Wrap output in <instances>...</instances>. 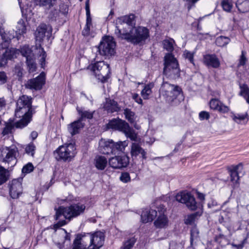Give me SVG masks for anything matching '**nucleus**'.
I'll return each mask as SVG.
<instances>
[{"instance_id":"1","label":"nucleus","mask_w":249,"mask_h":249,"mask_svg":"<svg viewBox=\"0 0 249 249\" xmlns=\"http://www.w3.org/2000/svg\"><path fill=\"white\" fill-rule=\"evenodd\" d=\"M135 16L130 14L118 18L116 20L114 34L117 37L134 44H142L149 37V30L143 26L132 27Z\"/></svg>"},{"instance_id":"2","label":"nucleus","mask_w":249,"mask_h":249,"mask_svg":"<svg viewBox=\"0 0 249 249\" xmlns=\"http://www.w3.org/2000/svg\"><path fill=\"white\" fill-rule=\"evenodd\" d=\"M32 98L27 95L20 97L17 102L15 115L22 118L16 123V126L22 128L26 126L31 121L34 113L32 108Z\"/></svg>"},{"instance_id":"3","label":"nucleus","mask_w":249,"mask_h":249,"mask_svg":"<svg viewBox=\"0 0 249 249\" xmlns=\"http://www.w3.org/2000/svg\"><path fill=\"white\" fill-rule=\"evenodd\" d=\"M176 199L179 202L185 204L186 207L191 211L199 210L196 213L188 215L184 219L186 225H192L198 217L202 213V204L197 203L194 196L190 193L180 192L176 196Z\"/></svg>"},{"instance_id":"4","label":"nucleus","mask_w":249,"mask_h":249,"mask_svg":"<svg viewBox=\"0 0 249 249\" xmlns=\"http://www.w3.org/2000/svg\"><path fill=\"white\" fill-rule=\"evenodd\" d=\"M86 209V206L81 202L74 203L69 207H60L56 211L55 214V219L59 220L57 223L54 225V229H58L66 224L64 218L69 221L73 217H76L84 213Z\"/></svg>"},{"instance_id":"5","label":"nucleus","mask_w":249,"mask_h":249,"mask_svg":"<svg viewBox=\"0 0 249 249\" xmlns=\"http://www.w3.org/2000/svg\"><path fill=\"white\" fill-rule=\"evenodd\" d=\"M116 44L111 36H106L101 41L98 47H95L93 51H95V59H102L101 56L109 57L115 53Z\"/></svg>"},{"instance_id":"6","label":"nucleus","mask_w":249,"mask_h":249,"mask_svg":"<svg viewBox=\"0 0 249 249\" xmlns=\"http://www.w3.org/2000/svg\"><path fill=\"white\" fill-rule=\"evenodd\" d=\"M108 129L119 130L123 132L125 135L132 141H137V134L133 128L125 121L120 119H113L107 124Z\"/></svg>"},{"instance_id":"7","label":"nucleus","mask_w":249,"mask_h":249,"mask_svg":"<svg viewBox=\"0 0 249 249\" xmlns=\"http://www.w3.org/2000/svg\"><path fill=\"white\" fill-rule=\"evenodd\" d=\"M128 145V142H114L112 140L102 139L99 142V150L104 154H115L118 151H123Z\"/></svg>"},{"instance_id":"8","label":"nucleus","mask_w":249,"mask_h":249,"mask_svg":"<svg viewBox=\"0 0 249 249\" xmlns=\"http://www.w3.org/2000/svg\"><path fill=\"white\" fill-rule=\"evenodd\" d=\"M96 62L89 66L88 70H89L92 76H101L102 78H109L110 69L108 64H106L101 59H95Z\"/></svg>"},{"instance_id":"9","label":"nucleus","mask_w":249,"mask_h":249,"mask_svg":"<svg viewBox=\"0 0 249 249\" xmlns=\"http://www.w3.org/2000/svg\"><path fill=\"white\" fill-rule=\"evenodd\" d=\"M75 147L72 143L61 145L54 152L55 158L58 160L70 161L75 155Z\"/></svg>"},{"instance_id":"10","label":"nucleus","mask_w":249,"mask_h":249,"mask_svg":"<svg viewBox=\"0 0 249 249\" xmlns=\"http://www.w3.org/2000/svg\"><path fill=\"white\" fill-rule=\"evenodd\" d=\"M18 148L15 146H2L0 148V160L5 163L14 166L17 162L16 155Z\"/></svg>"},{"instance_id":"11","label":"nucleus","mask_w":249,"mask_h":249,"mask_svg":"<svg viewBox=\"0 0 249 249\" xmlns=\"http://www.w3.org/2000/svg\"><path fill=\"white\" fill-rule=\"evenodd\" d=\"M160 90L164 92L167 96V100L170 102H173L177 98L182 97L181 89L178 86L171 84L167 82H163Z\"/></svg>"},{"instance_id":"12","label":"nucleus","mask_w":249,"mask_h":249,"mask_svg":"<svg viewBox=\"0 0 249 249\" xmlns=\"http://www.w3.org/2000/svg\"><path fill=\"white\" fill-rule=\"evenodd\" d=\"M0 35L3 40L2 42L0 44V50L1 51L5 49V51L2 53L3 56L9 60L11 59L15 54V52L13 48H8V46L10 40L14 37V36L9 35V33H5L0 29Z\"/></svg>"},{"instance_id":"13","label":"nucleus","mask_w":249,"mask_h":249,"mask_svg":"<svg viewBox=\"0 0 249 249\" xmlns=\"http://www.w3.org/2000/svg\"><path fill=\"white\" fill-rule=\"evenodd\" d=\"M82 237H88L89 239L90 244L89 246L100 249L104 244V234L103 232L98 231L93 233H88L82 235Z\"/></svg>"},{"instance_id":"14","label":"nucleus","mask_w":249,"mask_h":249,"mask_svg":"<svg viewBox=\"0 0 249 249\" xmlns=\"http://www.w3.org/2000/svg\"><path fill=\"white\" fill-rule=\"evenodd\" d=\"M163 73L166 74L171 70L174 73L178 72V64L177 59L171 53H167L164 56Z\"/></svg>"},{"instance_id":"15","label":"nucleus","mask_w":249,"mask_h":249,"mask_svg":"<svg viewBox=\"0 0 249 249\" xmlns=\"http://www.w3.org/2000/svg\"><path fill=\"white\" fill-rule=\"evenodd\" d=\"M157 212H158L159 215L157 219L154 221V225L157 228L162 229L166 228L168 225V219L167 217L164 214L166 211L165 206L162 204H160L157 207Z\"/></svg>"},{"instance_id":"16","label":"nucleus","mask_w":249,"mask_h":249,"mask_svg":"<svg viewBox=\"0 0 249 249\" xmlns=\"http://www.w3.org/2000/svg\"><path fill=\"white\" fill-rule=\"evenodd\" d=\"M129 163V158L125 155L115 156L108 160L109 165L115 169H120L126 167Z\"/></svg>"},{"instance_id":"17","label":"nucleus","mask_w":249,"mask_h":249,"mask_svg":"<svg viewBox=\"0 0 249 249\" xmlns=\"http://www.w3.org/2000/svg\"><path fill=\"white\" fill-rule=\"evenodd\" d=\"M52 26L45 24H41L36 29L35 36L36 39L40 41L45 36L49 39L52 35Z\"/></svg>"},{"instance_id":"18","label":"nucleus","mask_w":249,"mask_h":249,"mask_svg":"<svg viewBox=\"0 0 249 249\" xmlns=\"http://www.w3.org/2000/svg\"><path fill=\"white\" fill-rule=\"evenodd\" d=\"M21 180V178L13 179L10 185V195L14 199L18 198L22 193V187Z\"/></svg>"},{"instance_id":"19","label":"nucleus","mask_w":249,"mask_h":249,"mask_svg":"<svg viewBox=\"0 0 249 249\" xmlns=\"http://www.w3.org/2000/svg\"><path fill=\"white\" fill-rule=\"evenodd\" d=\"M130 154L133 159L136 158L139 155L142 160H145L147 158V153L145 150L137 143H132L131 146Z\"/></svg>"},{"instance_id":"20","label":"nucleus","mask_w":249,"mask_h":249,"mask_svg":"<svg viewBox=\"0 0 249 249\" xmlns=\"http://www.w3.org/2000/svg\"><path fill=\"white\" fill-rule=\"evenodd\" d=\"M86 24L82 31V35L85 36H87L89 35L90 28L92 25L91 18L90 17L89 0H87L86 2Z\"/></svg>"},{"instance_id":"21","label":"nucleus","mask_w":249,"mask_h":249,"mask_svg":"<svg viewBox=\"0 0 249 249\" xmlns=\"http://www.w3.org/2000/svg\"><path fill=\"white\" fill-rule=\"evenodd\" d=\"M104 108L108 113L118 112L121 109L117 102L110 99H106V101L104 105Z\"/></svg>"},{"instance_id":"22","label":"nucleus","mask_w":249,"mask_h":249,"mask_svg":"<svg viewBox=\"0 0 249 249\" xmlns=\"http://www.w3.org/2000/svg\"><path fill=\"white\" fill-rule=\"evenodd\" d=\"M85 124L79 119L71 123L68 126V130L72 136L79 132L81 129L84 127Z\"/></svg>"},{"instance_id":"23","label":"nucleus","mask_w":249,"mask_h":249,"mask_svg":"<svg viewBox=\"0 0 249 249\" xmlns=\"http://www.w3.org/2000/svg\"><path fill=\"white\" fill-rule=\"evenodd\" d=\"M157 215V210L151 209L142 211L141 214V219L143 223L152 221Z\"/></svg>"},{"instance_id":"24","label":"nucleus","mask_w":249,"mask_h":249,"mask_svg":"<svg viewBox=\"0 0 249 249\" xmlns=\"http://www.w3.org/2000/svg\"><path fill=\"white\" fill-rule=\"evenodd\" d=\"M209 104L211 109L217 110L220 112L226 113L229 111L228 107L223 105L217 99H212L210 101Z\"/></svg>"},{"instance_id":"25","label":"nucleus","mask_w":249,"mask_h":249,"mask_svg":"<svg viewBox=\"0 0 249 249\" xmlns=\"http://www.w3.org/2000/svg\"><path fill=\"white\" fill-rule=\"evenodd\" d=\"M204 63L208 66L217 68L219 66L220 62L215 55L207 54L204 57Z\"/></svg>"},{"instance_id":"26","label":"nucleus","mask_w":249,"mask_h":249,"mask_svg":"<svg viewBox=\"0 0 249 249\" xmlns=\"http://www.w3.org/2000/svg\"><path fill=\"white\" fill-rule=\"evenodd\" d=\"M45 79H30L27 84L30 89L39 90L45 83Z\"/></svg>"},{"instance_id":"27","label":"nucleus","mask_w":249,"mask_h":249,"mask_svg":"<svg viewBox=\"0 0 249 249\" xmlns=\"http://www.w3.org/2000/svg\"><path fill=\"white\" fill-rule=\"evenodd\" d=\"M243 164L242 163H239L237 165L232 166L229 169L231 175V181L237 183L239 179L238 170L240 168H242Z\"/></svg>"},{"instance_id":"28","label":"nucleus","mask_w":249,"mask_h":249,"mask_svg":"<svg viewBox=\"0 0 249 249\" xmlns=\"http://www.w3.org/2000/svg\"><path fill=\"white\" fill-rule=\"evenodd\" d=\"M107 164V159L104 156H97L95 159V165L96 167L101 170H104Z\"/></svg>"},{"instance_id":"29","label":"nucleus","mask_w":249,"mask_h":249,"mask_svg":"<svg viewBox=\"0 0 249 249\" xmlns=\"http://www.w3.org/2000/svg\"><path fill=\"white\" fill-rule=\"evenodd\" d=\"M236 6L240 12H248L249 11V0H237Z\"/></svg>"},{"instance_id":"30","label":"nucleus","mask_w":249,"mask_h":249,"mask_svg":"<svg viewBox=\"0 0 249 249\" xmlns=\"http://www.w3.org/2000/svg\"><path fill=\"white\" fill-rule=\"evenodd\" d=\"M56 1L57 0H35V2L36 5L50 9L55 5Z\"/></svg>"},{"instance_id":"31","label":"nucleus","mask_w":249,"mask_h":249,"mask_svg":"<svg viewBox=\"0 0 249 249\" xmlns=\"http://www.w3.org/2000/svg\"><path fill=\"white\" fill-rule=\"evenodd\" d=\"M77 111L80 115V117L79 119L82 122H83L85 118L88 119H92L93 118V113H94V111L91 112L89 110H85L79 107H77Z\"/></svg>"},{"instance_id":"32","label":"nucleus","mask_w":249,"mask_h":249,"mask_svg":"<svg viewBox=\"0 0 249 249\" xmlns=\"http://www.w3.org/2000/svg\"><path fill=\"white\" fill-rule=\"evenodd\" d=\"M191 237H190V243L191 246L196 249L195 247H194V243L196 244L199 240V231L198 229L194 227L191 230Z\"/></svg>"},{"instance_id":"33","label":"nucleus","mask_w":249,"mask_h":249,"mask_svg":"<svg viewBox=\"0 0 249 249\" xmlns=\"http://www.w3.org/2000/svg\"><path fill=\"white\" fill-rule=\"evenodd\" d=\"M82 236L81 235H78L74 240L72 249H86L87 245H85L82 242Z\"/></svg>"},{"instance_id":"34","label":"nucleus","mask_w":249,"mask_h":249,"mask_svg":"<svg viewBox=\"0 0 249 249\" xmlns=\"http://www.w3.org/2000/svg\"><path fill=\"white\" fill-rule=\"evenodd\" d=\"M26 28L25 23L22 19H20L17 23L16 26V35H21L26 33Z\"/></svg>"},{"instance_id":"35","label":"nucleus","mask_w":249,"mask_h":249,"mask_svg":"<svg viewBox=\"0 0 249 249\" xmlns=\"http://www.w3.org/2000/svg\"><path fill=\"white\" fill-rule=\"evenodd\" d=\"M240 95L242 96L249 104V88L246 84L240 85Z\"/></svg>"},{"instance_id":"36","label":"nucleus","mask_w":249,"mask_h":249,"mask_svg":"<svg viewBox=\"0 0 249 249\" xmlns=\"http://www.w3.org/2000/svg\"><path fill=\"white\" fill-rule=\"evenodd\" d=\"M154 87V84L153 83H149L145 86L144 89L141 92L142 96L144 99H147L149 95L151 93V89Z\"/></svg>"},{"instance_id":"37","label":"nucleus","mask_w":249,"mask_h":249,"mask_svg":"<svg viewBox=\"0 0 249 249\" xmlns=\"http://www.w3.org/2000/svg\"><path fill=\"white\" fill-rule=\"evenodd\" d=\"M124 114L125 115L126 119H127L130 123L133 124L135 122L136 116L135 113L132 111L130 109L125 108L124 110Z\"/></svg>"},{"instance_id":"38","label":"nucleus","mask_w":249,"mask_h":249,"mask_svg":"<svg viewBox=\"0 0 249 249\" xmlns=\"http://www.w3.org/2000/svg\"><path fill=\"white\" fill-rule=\"evenodd\" d=\"M17 123V122L14 123L13 120H9V122L6 124V126L3 130V135H5L11 133L14 126L18 128L16 125Z\"/></svg>"},{"instance_id":"39","label":"nucleus","mask_w":249,"mask_h":249,"mask_svg":"<svg viewBox=\"0 0 249 249\" xmlns=\"http://www.w3.org/2000/svg\"><path fill=\"white\" fill-rule=\"evenodd\" d=\"M230 41V39L226 36H220L216 38L215 40L216 44L220 47L227 45Z\"/></svg>"},{"instance_id":"40","label":"nucleus","mask_w":249,"mask_h":249,"mask_svg":"<svg viewBox=\"0 0 249 249\" xmlns=\"http://www.w3.org/2000/svg\"><path fill=\"white\" fill-rule=\"evenodd\" d=\"M136 239L134 237H131L125 240L121 249H130L136 243Z\"/></svg>"},{"instance_id":"41","label":"nucleus","mask_w":249,"mask_h":249,"mask_svg":"<svg viewBox=\"0 0 249 249\" xmlns=\"http://www.w3.org/2000/svg\"><path fill=\"white\" fill-rule=\"evenodd\" d=\"M8 171L2 166H0V185L8 179Z\"/></svg>"},{"instance_id":"42","label":"nucleus","mask_w":249,"mask_h":249,"mask_svg":"<svg viewBox=\"0 0 249 249\" xmlns=\"http://www.w3.org/2000/svg\"><path fill=\"white\" fill-rule=\"evenodd\" d=\"M174 40L172 39L164 40L163 42L164 48L168 52H172L174 50Z\"/></svg>"},{"instance_id":"43","label":"nucleus","mask_w":249,"mask_h":249,"mask_svg":"<svg viewBox=\"0 0 249 249\" xmlns=\"http://www.w3.org/2000/svg\"><path fill=\"white\" fill-rule=\"evenodd\" d=\"M221 5L224 11L230 12L232 8L231 0H223Z\"/></svg>"},{"instance_id":"44","label":"nucleus","mask_w":249,"mask_h":249,"mask_svg":"<svg viewBox=\"0 0 249 249\" xmlns=\"http://www.w3.org/2000/svg\"><path fill=\"white\" fill-rule=\"evenodd\" d=\"M26 63L30 71H34L36 68V65L32 56L26 58Z\"/></svg>"},{"instance_id":"45","label":"nucleus","mask_w":249,"mask_h":249,"mask_svg":"<svg viewBox=\"0 0 249 249\" xmlns=\"http://www.w3.org/2000/svg\"><path fill=\"white\" fill-rule=\"evenodd\" d=\"M36 150V146L33 143L28 144L25 147V151L27 154L34 157Z\"/></svg>"},{"instance_id":"46","label":"nucleus","mask_w":249,"mask_h":249,"mask_svg":"<svg viewBox=\"0 0 249 249\" xmlns=\"http://www.w3.org/2000/svg\"><path fill=\"white\" fill-rule=\"evenodd\" d=\"M21 54L27 58L32 56V53L31 49L28 46H24L21 48Z\"/></svg>"},{"instance_id":"47","label":"nucleus","mask_w":249,"mask_h":249,"mask_svg":"<svg viewBox=\"0 0 249 249\" xmlns=\"http://www.w3.org/2000/svg\"><path fill=\"white\" fill-rule=\"evenodd\" d=\"M248 114L247 113L245 114H237L233 116V119L237 123H241L247 118Z\"/></svg>"},{"instance_id":"48","label":"nucleus","mask_w":249,"mask_h":249,"mask_svg":"<svg viewBox=\"0 0 249 249\" xmlns=\"http://www.w3.org/2000/svg\"><path fill=\"white\" fill-rule=\"evenodd\" d=\"M23 69L19 65H16L13 70L14 76L18 78L23 76Z\"/></svg>"},{"instance_id":"49","label":"nucleus","mask_w":249,"mask_h":249,"mask_svg":"<svg viewBox=\"0 0 249 249\" xmlns=\"http://www.w3.org/2000/svg\"><path fill=\"white\" fill-rule=\"evenodd\" d=\"M183 57L186 59H188L189 62L193 64L194 63V53L189 52L187 50H185L183 54Z\"/></svg>"},{"instance_id":"50","label":"nucleus","mask_w":249,"mask_h":249,"mask_svg":"<svg viewBox=\"0 0 249 249\" xmlns=\"http://www.w3.org/2000/svg\"><path fill=\"white\" fill-rule=\"evenodd\" d=\"M34 166L32 163H28L24 165L22 169L23 173L28 174L32 172L34 170Z\"/></svg>"},{"instance_id":"51","label":"nucleus","mask_w":249,"mask_h":249,"mask_svg":"<svg viewBox=\"0 0 249 249\" xmlns=\"http://www.w3.org/2000/svg\"><path fill=\"white\" fill-rule=\"evenodd\" d=\"M41 53L40 55V65H41V67L44 68L45 66V59H46L47 55H46V52L44 51V49L43 48H41Z\"/></svg>"},{"instance_id":"52","label":"nucleus","mask_w":249,"mask_h":249,"mask_svg":"<svg viewBox=\"0 0 249 249\" xmlns=\"http://www.w3.org/2000/svg\"><path fill=\"white\" fill-rule=\"evenodd\" d=\"M246 52L244 51H242L241 55L240 56V59L239 60V63L238 64V66L239 67L240 66H244L246 61H247V58L245 56L246 55Z\"/></svg>"},{"instance_id":"53","label":"nucleus","mask_w":249,"mask_h":249,"mask_svg":"<svg viewBox=\"0 0 249 249\" xmlns=\"http://www.w3.org/2000/svg\"><path fill=\"white\" fill-rule=\"evenodd\" d=\"M120 180L124 182H127L130 179L129 175L128 173L125 172L122 174Z\"/></svg>"},{"instance_id":"54","label":"nucleus","mask_w":249,"mask_h":249,"mask_svg":"<svg viewBox=\"0 0 249 249\" xmlns=\"http://www.w3.org/2000/svg\"><path fill=\"white\" fill-rule=\"evenodd\" d=\"M199 117L201 120H203L204 119L208 120L210 118V114L207 111H202L199 113Z\"/></svg>"},{"instance_id":"55","label":"nucleus","mask_w":249,"mask_h":249,"mask_svg":"<svg viewBox=\"0 0 249 249\" xmlns=\"http://www.w3.org/2000/svg\"><path fill=\"white\" fill-rule=\"evenodd\" d=\"M169 249H182V246L172 241L170 244Z\"/></svg>"},{"instance_id":"56","label":"nucleus","mask_w":249,"mask_h":249,"mask_svg":"<svg viewBox=\"0 0 249 249\" xmlns=\"http://www.w3.org/2000/svg\"><path fill=\"white\" fill-rule=\"evenodd\" d=\"M58 14L59 11L56 9H54L51 11L49 15V17L52 19H53L56 18L58 16Z\"/></svg>"},{"instance_id":"57","label":"nucleus","mask_w":249,"mask_h":249,"mask_svg":"<svg viewBox=\"0 0 249 249\" xmlns=\"http://www.w3.org/2000/svg\"><path fill=\"white\" fill-rule=\"evenodd\" d=\"M8 60L9 59L6 57H4L2 54V55L0 57V66L2 67L5 66Z\"/></svg>"},{"instance_id":"58","label":"nucleus","mask_w":249,"mask_h":249,"mask_svg":"<svg viewBox=\"0 0 249 249\" xmlns=\"http://www.w3.org/2000/svg\"><path fill=\"white\" fill-rule=\"evenodd\" d=\"M133 98L135 101L138 103L139 104H142V99L139 97V95L137 94H134L133 95Z\"/></svg>"},{"instance_id":"59","label":"nucleus","mask_w":249,"mask_h":249,"mask_svg":"<svg viewBox=\"0 0 249 249\" xmlns=\"http://www.w3.org/2000/svg\"><path fill=\"white\" fill-rule=\"evenodd\" d=\"M221 239H226V236L222 234H220L219 235L217 236L215 238V240L216 241L220 243Z\"/></svg>"},{"instance_id":"60","label":"nucleus","mask_w":249,"mask_h":249,"mask_svg":"<svg viewBox=\"0 0 249 249\" xmlns=\"http://www.w3.org/2000/svg\"><path fill=\"white\" fill-rule=\"evenodd\" d=\"M65 233H66V235L65 236V241L68 240V241H70V240H71V234L70 233H68L67 232V231L64 230Z\"/></svg>"},{"instance_id":"61","label":"nucleus","mask_w":249,"mask_h":249,"mask_svg":"<svg viewBox=\"0 0 249 249\" xmlns=\"http://www.w3.org/2000/svg\"><path fill=\"white\" fill-rule=\"evenodd\" d=\"M38 136V134L36 131H33L31 134V137L33 140L36 139Z\"/></svg>"},{"instance_id":"62","label":"nucleus","mask_w":249,"mask_h":249,"mask_svg":"<svg viewBox=\"0 0 249 249\" xmlns=\"http://www.w3.org/2000/svg\"><path fill=\"white\" fill-rule=\"evenodd\" d=\"M198 197L199 199L201 200H203L205 199V196L201 193H197Z\"/></svg>"},{"instance_id":"63","label":"nucleus","mask_w":249,"mask_h":249,"mask_svg":"<svg viewBox=\"0 0 249 249\" xmlns=\"http://www.w3.org/2000/svg\"><path fill=\"white\" fill-rule=\"evenodd\" d=\"M5 105V101L3 98H0V108Z\"/></svg>"},{"instance_id":"64","label":"nucleus","mask_w":249,"mask_h":249,"mask_svg":"<svg viewBox=\"0 0 249 249\" xmlns=\"http://www.w3.org/2000/svg\"><path fill=\"white\" fill-rule=\"evenodd\" d=\"M0 78H6V74L3 71L0 72Z\"/></svg>"}]
</instances>
